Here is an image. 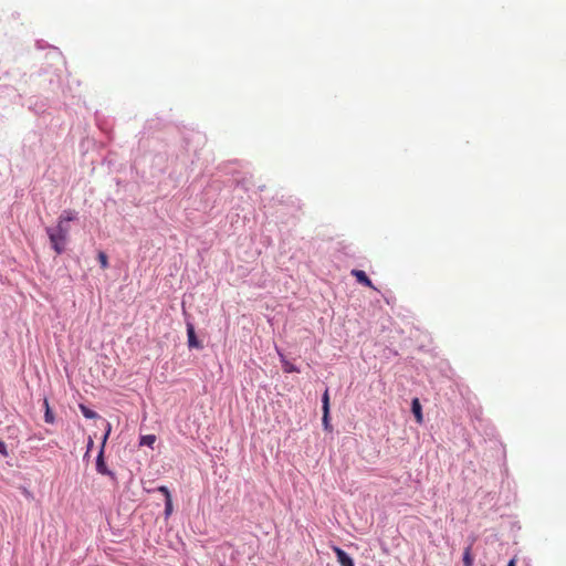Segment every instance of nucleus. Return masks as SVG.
I'll use <instances>...</instances> for the list:
<instances>
[{
	"mask_svg": "<svg viewBox=\"0 0 566 566\" xmlns=\"http://www.w3.org/2000/svg\"><path fill=\"white\" fill-rule=\"evenodd\" d=\"M72 221L73 218L67 216L60 218L56 224L46 227V233L56 254H62L65 251Z\"/></svg>",
	"mask_w": 566,
	"mask_h": 566,
	"instance_id": "nucleus-1",
	"label": "nucleus"
},
{
	"mask_svg": "<svg viewBox=\"0 0 566 566\" xmlns=\"http://www.w3.org/2000/svg\"><path fill=\"white\" fill-rule=\"evenodd\" d=\"M187 336L190 348H202V344L197 339L195 327L191 323L187 324Z\"/></svg>",
	"mask_w": 566,
	"mask_h": 566,
	"instance_id": "nucleus-2",
	"label": "nucleus"
},
{
	"mask_svg": "<svg viewBox=\"0 0 566 566\" xmlns=\"http://www.w3.org/2000/svg\"><path fill=\"white\" fill-rule=\"evenodd\" d=\"M333 551L340 566H355L354 560L342 548L334 546Z\"/></svg>",
	"mask_w": 566,
	"mask_h": 566,
	"instance_id": "nucleus-3",
	"label": "nucleus"
},
{
	"mask_svg": "<svg viewBox=\"0 0 566 566\" xmlns=\"http://www.w3.org/2000/svg\"><path fill=\"white\" fill-rule=\"evenodd\" d=\"M350 274L353 276H355L356 280L360 284H363V285H365V286H367L369 289L376 290V287L374 286L373 282L370 281V279L366 275V273L364 271L355 269V270H352Z\"/></svg>",
	"mask_w": 566,
	"mask_h": 566,
	"instance_id": "nucleus-4",
	"label": "nucleus"
},
{
	"mask_svg": "<svg viewBox=\"0 0 566 566\" xmlns=\"http://www.w3.org/2000/svg\"><path fill=\"white\" fill-rule=\"evenodd\" d=\"M96 470L98 471V473L101 474H105V475H109L112 478H114V473L112 471H109L106 465H105V462H104V459H103V451L99 452L98 457H97V460H96Z\"/></svg>",
	"mask_w": 566,
	"mask_h": 566,
	"instance_id": "nucleus-5",
	"label": "nucleus"
},
{
	"mask_svg": "<svg viewBox=\"0 0 566 566\" xmlns=\"http://www.w3.org/2000/svg\"><path fill=\"white\" fill-rule=\"evenodd\" d=\"M411 410L418 423H422L423 417L421 411V405L418 398H415L411 402Z\"/></svg>",
	"mask_w": 566,
	"mask_h": 566,
	"instance_id": "nucleus-6",
	"label": "nucleus"
},
{
	"mask_svg": "<svg viewBox=\"0 0 566 566\" xmlns=\"http://www.w3.org/2000/svg\"><path fill=\"white\" fill-rule=\"evenodd\" d=\"M473 542H474V539H472V542L464 548L463 558H462L464 566H473V562H474L473 554H472Z\"/></svg>",
	"mask_w": 566,
	"mask_h": 566,
	"instance_id": "nucleus-7",
	"label": "nucleus"
},
{
	"mask_svg": "<svg viewBox=\"0 0 566 566\" xmlns=\"http://www.w3.org/2000/svg\"><path fill=\"white\" fill-rule=\"evenodd\" d=\"M43 405H44V408H45V412H44V420H45V422L46 423H53L55 418H54L53 412L51 411V408H50V405H49V400L46 398H44Z\"/></svg>",
	"mask_w": 566,
	"mask_h": 566,
	"instance_id": "nucleus-8",
	"label": "nucleus"
},
{
	"mask_svg": "<svg viewBox=\"0 0 566 566\" xmlns=\"http://www.w3.org/2000/svg\"><path fill=\"white\" fill-rule=\"evenodd\" d=\"M80 410L83 413V416L87 419H95L98 416L95 411L91 410L85 405H80Z\"/></svg>",
	"mask_w": 566,
	"mask_h": 566,
	"instance_id": "nucleus-9",
	"label": "nucleus"
},
{
	"mask_svg": "<svg viewBox=\"0 0 566 566\" xmlns=\"http://www.w3.org/2000/svg\"><path fill=\"white\" fill-rule=\"evenodd\" d=\"M155 442H156V436L155 434H146V436H143L140 438V444L142 446H148V447L151 448Z\"/></svg>",
	"mask_w": 566,
	"mask_h": 566,
	"instance_id": "nucleus-10",
	"label": "nucleus"
},
{
	"mask_svg": "<svg viewBox=\"0 0 566 566\" xmlns=\"http://www.w3.org/2000/svg\"><path fill=\"white\" fill-rule=\"evenodd\" d=\"M281 357H283V356L281 355ZM282 363H283V370L285 373H297L298 371V369L293 364L285 360L284 358H282Z\"/></svg>",
	"mask_w": 566,
	"mask_h": 566,
	"instance_id": "nucleus-11",
	"label": "nucleus"
},
{
	"mask_svg": "<svg viewBox=\"0 0 566 566\" xmlns=\"http://www.w3.org/2000/svg\"><path fill=\"white\" fill-rule=\"evenodd\" d=\"M323 411H329V396L328 390L326 389L322 397Z\"/></svg>",
	"mask_w": 566,
	"mask_h": 566,
	"instance_id": "nucleus-12",
	"label": "nucleus"
},
{
	"mask_svg": "<svg viewBox=\"0 0 566 566\" xmlns=\"http://www.w3.org/2000/svg\"><path fill=\"white\" fill-rule=\"evenodd\" d=\"M97 258L101 263V268L106 269L108 266L107 255L104 252H98Z\"/></svg>",
	"mask_w": 566,
	"mask_h": 566,
	"instance_id": "nucleus-13",
	"label": "nucleus"
},
{
	"mask_svg": "<svg viewBox=\"0 0 566 566\" xmlns=\"http://www.w3.org/2000/svg\"><path fill=\"white\" fill-rule=\"evenodd\" d=\"M172 511V500L171 499H167L166 500V503H165V513L166 515H169Z\"/></svg>",
	"mask_w": 566,
	"mask_h": 566,
	"instance_id": "nucleus-14",
	"label": "nucleus"
},
{
	"mask_svg": "<svg viewBox=\"0 0 566 566\" xmlns=\"http://www.w3.org/2000/svg\"><path fill=\"white\" fill-rule=\"evenodd\" d=\"M158 491L165 495L166 500L171 499L170 492L167 486L161 485L158 488Z\"/></svg>",
	"mask_w": 566,
	"mask_h": 566,
	"instance_id": "nucleus-15",
	"label": "nucleus"
},
{
	"mask_svg": "<svg viewBox=\"0 0 566 566\" xmlns=\"http://www.w3.org/2000/svg\"><path fill=\"white\" fill-rule=\"evenodd\" d=\"M329 411H323V423L325 429L328 428Z\"/></svg>",
	"mask_w": 566,
	"mask_h": 566,
	"instance_id": "nucleus-16",
	"label": "nucleus"
},
{
	"mask_svg": "<svg viewBox=\"0 0 566 566\" xmlns=\"http://www.w3.org/2000/svg\"><path fill=\"white\" fill-rule=\"evenodd\" d=\"M0 454L2 455H8V450H7V446L3 441L0 440Z\"/></svg>",
	"mask_w": 566,
	"mask_h": 566,
	"instance_id": "nucleus-17",
	"label": "nucleus"
},
{
	"mask_svg": "<svg viewBox=\"0 0 566 566\" xmlns=\"http://www.w3.org/2000/svg\"><path fill=\"white\" fill-rule=\"evenodd\" d=\"M515 563H516V562H515V558H512V559L509 562L507 566H515Z\"/></svg>",
	"mask_w": 566,
	"mask_h": 566,
	"instance_id": "nucleus-18",
	"label": "nucleus"
}]
</instances>
